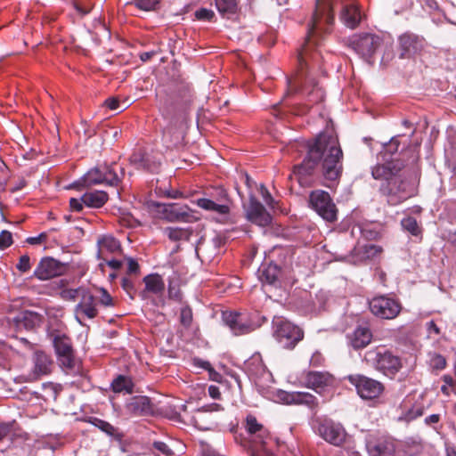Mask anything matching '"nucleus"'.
I'll use <instances>...</instances> for the list:
<instances>
[{"mask_svg":"<svg viewBox=\"0 0 456 456\" xmlns=\"http://www.w3.org/2000/svg\"><path fill=\"white\" fill-rule=\"evenodd\" d=\"M443 380L444 382V385L441 387V391L445 395H450L452 387H453L454 381L452 377L450 375H444L443 377Z\"/></svg>","mask_w":456,"mask_h":456,"instance_id":"864d4df0","label":"nucleus"},{"mask_svg":"<svg viewBox=\"0 0 456 456\" xmlns=\"http://www.w3.org/2000/svg\"><path fill=\"white\" fill-rule=\"evenodd\" d=\"M118 223L121 226L126 228H134L139 225V222L129 213L122 214L118 217Z\"/></svg>","mask_w":456,"mask_h":456,"instance_id":"a18cd8bd","label":"nucleus"},{"mask_svg":"<svg viewBox=\"0 0 456 456\" xmlns=\"http://www.w3.org/2000/svg\"><path fill=\"white\" fill-rule=\"evenodd\" d=\"M97 184H103L102 169L94 167L85 174L74 186L91 187Z\"/></svg>","mask_w":456,"mask_h":456,"instance_id":"72a5a7b5","label":"nucleus"},{"mask_svg":"<svg viewBox=\"0 0 456 456\" xmlns=\"http://www.w3.org/2000/svg\"><path fill=\"white\" fill-rule=\"evenodd\" d=\"M66 269L64 264L53 257L46 256L40 260L34 272V275L41 281H46L63 275Z\"/></svg>","mask_w":456,"mask_h":456,"instance_id":"6ab92c4d","label":"nucleus"},{"mask_svg":"<svg viewBox=\"0 0 456 456\" xmlns=\"http://www.w3.org/2000/svg\"><path fill=\"white\" fill-rule=\"evenodd\" d=\"M406 165L398 161L377 164L371 169L375 180L381 181L379 193L388 206H398L413 196L409 183L404 177Z\"/></svg>","mask_w":456,"mask_h":456,"instance_id":"7ed1b4c3","label":"nucleus"},{"mask_svg":"<svg viewBox=\"0 0 456 456\" xmlns=\"http://www.w3.org/2000/svg\"><path fill=\"white\" fill-rule=\"evenodd\" d=\"M194 18L200 21H213L216 18V14L211 9L200 8L195 11Z\"/></svg>","mask_w":456,"mask_h":456,"instance_id":"c03bdc74","label":"nucleus"},{"mask_svg":"<svg viewBox=\"0 0 456 456\" xmlns=\"http://www.w3.org/2000/svg\"><path fill=\"white\" fill-rule=\"evenodd\" d=\"M369 308L370 313L379 319L394 320L400 314L403 305L398 298L381 295L369 301Z\"/></svg>","mask_w":456,"mask_h":456,"instance_id":"ddd939ff","label":"nucleus"},{"mask_svg":"<svg viewBox=\"0 0 456 456\" xmlns=\"http://www.w3.org/2000/svg\"><path fill=\"white\" fill-rule=\"evenodd\" d=\"M121 286L123 289L129 295L131 298L134 297L135 295V288L134 282L131 279L127 277H124L121 281Z\"/></svg>","mask_w":456,"mask_h":456,"instance_id":"8fccbe9b","label":"nucleus"},{"mask_svg":"<svg viewBox=\"0 0 456 456\" xmlns=\"http://www.w3.org/2000/svg\"><path fill=\"white\" fill-rule=\"evenodd\" d=\"M400 146L398 138L394 137L389 142L386 143L380 152L382 160L385 163L398 161L406 165V168L419 171V154L416 147H410L400 153V158L393 159V155L397 153Z\"/></svg>","mask_w":456,"mask_h":456,"instance_id":"9d476101","label":"nucleus"},{"mask_svg":"<svg viewBox=\"0 0 456 456\" xmlns=\"http://www.w3.org/2000/svg\"><path fill=\"white\" fill-rule=\"evenodd\" d=\"M368 450L371 456H394L395 445L393 441L382 438L375 443H370Z\"/></svg>","mask_w":456,"mask_h":456,"instance_id":"7c9ffc66","label":"nucleus"},{"mask_svg":"<svg viewBox=\"0 0 456 456\" xmlns=\"http://www.w3.org/2000/svg\"><path fill=\"white\" fill-rule=\"evenodd\" d=\"M343 159L338 135L333 131H325L307 142V153L292 172L299 183L318 169L326 181L338 183L343 173Z\"/></svg>","mask_w":456,"mask_h":456,"instance_id":"f03ea898","label":"nucleus"},{"mask_svg":"<svg viewBox=\"0 0 456 456\" xmlns=\"http://www.w3.org/2000/svg\"><path fill=\"white\" fill-rule=\"evenodd\" d=\"M142 282L144 283V289L140 292L142 299L148 298L150 295H160L165 290V281L159 273L147 274L143 277Z\"/></svg>","mask_w":456,"mask_h":456,"instance_id":"393cba45","label":"nucleus"},{"mask_svg":"<svg viewBox=\"0 0 456 456\" xmlns=\"http://www.w3.org/2000/svg\"><path fill=\"white\" fill-rule=\"evenodd\" d=\"M76 317L81 322V319H94L98 314L95 297L88 291L82 294L80 302L75 308Z\"/></svg>","mask_w":456,"mask_h":456,"instance_id":"5701e85b","label":"nucleus"},{"mask_svg":"<svg viewBox=\"0 0 456 456\" xmlns=\"http://www.w3.org/2000/svg\"><path fill=\"white\" fill-rule=\"evenodd\" d=\"M278 397L285 404L305 405L312 410L317 409L319 405L317 398L308 392L280 391Z\"/></svg>","mask_w":456,"mask_h":456,"instance_id":"412c9836","label":"nucleus"},{"mask_svg":"<svg viewBox=\"0 0 456 456\" xmlns=\"http://www.w3.org/2000/svg\"><path fill=\"white\" fill-rule=\"evenodd\" d=\"M426 326L429 337L438 336L440 334V329L434 321L428 322Z\"/></svg>","mask_w":456,"mask_h":456,"instance_id":"680f3d73","label":"nucleus"},{"mask_svg":"<svg viewBox=\"0 0 456 456\" xmlns=\"http://www.w3.org/2000/svg\"><path fill=\"white\" fill-rule=\"evenodd\" d=\"M273 338L285 349L292 350L303 340L304 330L291 322L276 318L273 322Z\"/></svg>","mask_w":456,"mask_h":456,"instance_id":"0eeeda50","label":"nucleus"},{"mask_svg":"<svg viewBox=\"0 0 456 456\" xmlns=\"http://www.w3.org/2000/svg\"><path fill=\"white\" fill-rule=\"evenodd\" d=\"M376 370L393 379L403 367L402 358L385 346H378L367 353Z\"/></svg>","mask_w":456,"mask_h":456,"instance_id":"39448f33","label":"nucleus"},{"mask_svg":"<svg viewBox=\"0 0 456 456\" xmlns=\"http://www.w3.org/2000/svg\"><path fill=\"white\" fill-rule=\"evenodd\" d=\"M247 218L260 226H267L272 222V216L256 198H250L246 210Z\"/></svg>","mask_w":456,"mask_h":456,"instance_id":"b1692460","label":"nucleus"},{"mask_svg":"<svg viewBox=\"0 0 456 456\" xmlns=\"http://www.w3.org/2000/svg\"><path fill=\"white\" fill-rule=\"evenodd\" d=\"M219 14L225 19H231L240 12L239 0H213Z\"/></svg>","mask_w":456,"mask_h":456,"instance_id":"2f4dec72","label":"nucleus"},{"mask_svg":"<svg viewBox=\"0 0 456 456\" xmlns=\"http://www.w3.org/2000/svg\"><path fill=\"white\" fill-rule=\"evenodd\" d=\"M165 234L172 241L189 240L192 235V230L191 228L167 227Z\"/></svg>","mask_w":456,"mask_h":456,"instance_id":"c9c22d12","label":"nucleus"},{"mask_svg":"<svg viewBox=\"0 0 456 456\" xmlns=\"http://www.w3.org/2000/svg\"><path fill=\"white\" fill-rule=\"evenodd\" d=\"M403 229L408 232L411 235L418 237L422 234V228L412 216H407L401 221Z\"/></svg>","mask_w":456,"mask_h":456,"instance_id":"ea45409f","label":"nucleus"},{"mask_svg":"<svg viewBox=\"0 0 456 456\" xmlns=\"http://www.w3.org/2000/svg\"><path fill=\"white\" fill-rule=\"evenodd\" d=\"M183 306L180 309V322L185 327H191L193 320L192 310L187 303L182 304Z\"/></svg>","mask_w":456,"mask_h":456,"instance_id":"37998d69","label":"nucleus"},{"mask_svg":"<svg viewBox=\"0 0 456 456\" xmlns=\"http://www.w3.org/2000/svg\"><path fill=\"white\" fill-rule=\"evenodd\" d=\"M84 205L82 198L80 200L75 198H71L69 200V208L71 211L80 212L83 210Z\"/></svg>","mask_w":456,"mask_h":456,"instance_id":"052dcab7","label":"nucleus"},{"mask_svg":"<svg viewBox=\"0 0 456 456\" xmlns=\"http://www.w3.org/2000/svg\"><path fill=\"white\" fill-rule=\"evenodd\" d=\"M340 2L341 21L349 28H355L362 20V13L356 0H316L315 11L305 42L297 52V65L288 77L287 94H299L306 97V102L297 107L293 113L305 115L310 108L324 99V91L318 86L315 69L322 61L321 39L330 34L334 25V4Z\"/></svg>","mask_w":456,"mask_h":456,"instance_id":"f257e3e1","label":"nucleus"},{"mask_svg":"<svg viewBox=\"0 0 456 456\" xmlns=\"http://www.w3.org/2000/svg\"><path fill=\"white\" fill-rule=\"evenodd\" d=\"M312 428L315 434L334 446H342L346 441L347 433L343 425L330 418H314Z\"/></svg>","mask_w":456,"mask_h":456,"instance_id":"423d86ee","label":"nucleus"},{"mask_svg":"<svg viewBox=\"0 0 456 456\" xmlns=\"http://www.w3.org/2000/svg\"><path fill=\"white\" fill-rule=\"evenodd\" d=\"M424 409L422 397H417L416 395L409 394L399 405V410L401 411L399 419L410 422L422 416Z\"/></svg>","mask_w":456,"mask_h":456,"instance_id":"f3484780","label":"nucleus"},{"mask_svg":"<svg viewBox=\"0 0 456 456\" xmlns=\"http://www.w3.org/2000/svg\"><path fill=\"white\" fill-rule=\"evenodd\" d=\"M104 104L108 109L114 110L119 107V101L117 98L111 97V98H108L105 101Z\"/></svg>","mask_w":456,"mask_h":456,"instance_id":"69168bd1","label":"nucleus"},{"mask_svg":"<svg viewBox=\"0 0 456 456\" xmlns=\"http://www.w3.org/2000/svg\"><path fill=\"white\" fill-rule=\"evenodd\" d=\"M13 322L18 330H33L41 322V315L32 311H22L14 318Z\"/></svg>","mask_w":456,"mask_h":456,"instance_id":"cd10ccee","label":"nucleus"},{"mask_svg":"<svg viewBox=\"0 0 456 456\" xmlns=\"http://www.w3.org/2000/svg\"><path fill=\"white\" fill-rule=\"evenodd\" d=\"M261 194L263 196L264 201L268 205L269 207H273V198L272 197L271 193L268 191V190L262 186L261 187Z\"/></svg>","mask_w":456,"mask_h":456,"instance_id":"0e129e2a","label":"nucleus"},{"mask_svg":"<svg viewBox=\"0 0 456 456\" xmlns=\"http://www.w3.org/2000/svg\"><path fill=\"white\" fill-rule=\"evenodd\" d=\"M347 380L355 387L359 396L364 400L377 399L385 391V386L382 382L364 375H349Z\"/></svg>","mask_w":456,"mask_h":456,"instance_id":"4468645a","label":"nucleus"},{"mask_svg":"<svg viewBox=\"0 0 456 456\" xmlns=\"http://www.w3.org/2000/svg\"><path fill=\"white\" fill-rule=\"evenodd\" d=\"M109 200V195L103 191H94L86 192L82 196V201L86 207L100 208L105 205Z\"/></svg>","mask_w":456,"mask_h":456,"instance_id":"473e14b6","label":"nucleus"},{"mask_svg":"<svg viewBox=\"0 0 456 456\" xmlns=\"http://www.w3.org/2000/svg\"><path fill=\"white\" fill-rule=\"evenodd\" d=\"M242 425L247 434L253 437L257 444H265V439L270 436L268 428L253 414H248Z\"/></svg>","mask_w":456,"mask_h":456,"instance_id":"4be33fe9","label":"nucleus"},{"mask_svg":"<svg viewBox=\"0 0 456 456\" xmlns=\"http://www.w3.org/2000/svg\"><path fill=\"white\" fill-rule=\"evenodd\" d=\"M153 447L166 456L173 455L172 450L164 442L156 441L153 443Z\"/></svg>","mask_w":456,"mask_h":456,"instance_id":"13d9d810","label":"nucleus"},{"mask_svg":"<svg viewBox=\"0 0 456 456\" xmlns=\"http://www.w3.org/2000/svg\"><path fill=\"white\" fill-rule=\"evenodd\" d=\"M260 280L264 284L275 288L292 286L295 280L289 277L287 272L275 264H268L261 270Z\"/></svg>","mask_w":456,"mask_h":456,"instance_id":"dca6fc26","label":"nucleus"},{"mask_svg":"<svg viewBox=\"0 0 456 456\" xmlns=\"http://www.w3.org/2000/svg\"><path fill=\"white\" fill-rule=\"evenodd\" d=\"M374 278L380 284H382L383 286H386L387 274H386V273L381 268L378 267V268L375 269Z\"/></svg>","mask_w":456,"mask_h":456,"instance_id":"e2e57ef3","label":"nucleus"},{"mask_svg":"<svg viewBox=\"0 0 456 456\" xmlns=\"http://www.w3.org/2000/svg\"><path fill=\"white\" fill-rule=\"evenodd\" d=\"M222 320L234 336H243L260 328L265 319L256 311L225 310Z\"/></svg>","mask_w":456,"mask_h":456,"instance_id":"20e7f679","label":"nucleus"},{"mask_svg":"<svg viewBox=\"0 0 456 456\" xmlns=\"http://www.w3.org/2000/svg\"><path fill=\"white\" fill-rule=\"evenodd\" d=\"M399 49L401 58H411L419 53L425 45L422 37L406 32L399 37Z\"/></svg>","mask_w":456,"mask_h":456,"instance_id":"aec40b11","label":"nucleus"},{"mask_svg":"<svg viewBox=\"0 0 456 456\" xmlns=\"http://www.w3.org/2000/svg\"><path fill=\"white\" fill-rule=\"evenodd\" d=\"M89 422L110 436H121L118 429L108 421L96 417H93L90 418Z\"/></svg>","mask_w":456,"mask_h":456,"instance_id":"4c0bfd02","label":"nucleus"},{"mask_svg":"<svg viewBox=\"0 0 456 456\" xmlns=\"http://www.w3.org/2000/svg\"><path fill=\"white\" fill-rule=\"evenodd\" d=\"M140 273V265L138 262L129 257L127 258V274H138Z\"/></svg>","mask_w":456,"mask_h":456,"instance_id":"bf43d9fd","label":"nucleus"},{"mask_svg":"<svg viewBox=\"0 0 456 456\" xmlns=\"http://www.w3.org/2000/svg\"><path fill=\"white\" fill-rule=\"evenodd\" d=\"M309 207L323 220L335 223L338 220V208L329 192L323 190H314L309 194Z\"/></svg>","mask_w":456,"mask_h":456,"instance_id":"f8f14e48","label":"nucleus"},{"mask_svg":"<svg viewBox=\"0 0 456 456\" xmlns=\"http://www.w3.org/2000/svg\"><path fill=\"white\" fill-rule=\"evenodd\" d=\"M324 362L323 357L320 353H315L313 354L310 363L313 366H321Z\"/></svg>","mask_w":456,"mask_h":456,"instance_id":"338daca9","label":"nucleus"},{"mask_svg":"<svg viewBox=\"0 0 456 456\" xmlns=\"http://www.w3.org/2000/svg\"><path fill=\"white\" fill-rule=\"evenodd\" d=\"M382 252V248L374 244H368L364 246V253L370 257L379 256Z\"/></svg>","mask_w":456,"mask_h":456,"instance_id":"6e6d98bb","label":"nucleus"},{"mask_svg":"<svg viewBox=\"0 0 456 456\" xmlns=\"http://www.w3.org/2000/svg\"><path fill=\"white\" fill-rule=\"evenodd\" d=\"M77 295V289H63L61 291V297L64 299H75Z\"/></svg>","mask_w":456,"mask_h":456,"instance_id":"774afa93","label":"nucleus"},{"mask_svg":"<svg viewBox=\"0 0 456 456\" xmlns=\"http://www.w3.org/2000/svg\"><path fill=\"white\" fill-rule=\"evenodd\" d=\"M53 346L61 364L71 369L75 365V354L72 342L66 335H57L53 338Z\"/></svg>","mask_w":456,"mask_h":456,"instance_id":"a211bd4d","label":"nucleus"},{"mask_svg":"<svg viewBox=\"0 0 456 456\" xmlns=\"http://www.w3.org/2000/svg\"><path fill=\"white\" fill-rule=\"evenodd\" d=\"M134 384L131 378L125 375L117 376L111 382L110 387L114 393L132 394Z\"/></svg>","mask_w":456,"mask_h":456,"instance_id":"f704fd0d","label":"nucleus"},{"mask_svg":"<svg viewBox=\"0 0 456 456\" xmlns=\"http://www.w3.org/2000/svg\"><path fill=\"white\" fill-rule=\"evenodd\" d=\"M13 243L12 235L9 231H2L0 233V249L4 250Z\"/></svg>","mask_w":456,"mask_h":456,"instance_id":"09e8293b","label":"nucleus"},{"mask_svg":"<svg viewBox=\"0 0 456 456\" xmlns=\"http://www.w3.org/2000/svg\"><path fill=\"white\" fill-rule=\"evenodd\" d=\"M74 8L80 15L85 16L92 11L93 4L90 2L86 4L74 2Z\"/></svg>","mask_w":456,"mask_h":456,"instance_id":"3c124183","label":"nucleus"},{"mask_svg":"<svg viewBox=\"0 0 456 456\" xmlns=\"http://www.w3.org/2000/svg\"><path fill=\"white\" fill-rule=\"evenodd\" d=\"M126 411L131 416H143L151 411V402L147 396H134L126 404Z\"/></svg>","mask_w":456,"mask_h":456,"instance_id":"c756f323","label":"nucleus"},{"mask_svg":"<svg viewBox=\"0 0 456 456\" xmlns=\"http://www.w3.org/2000/svg\"><path fill=\"white\" fill-rule=\"evenodd\" d=\"M48 235L45 232H41L37 236L28 237L26 239V242L30 245H40L46 243Z\"/></svg>","mask_w":456,"mask_h":456,"instance_id":"5fc2aeb1","label":"nucleus"},{"mask_svg":"<svg viewBox=\"0 0 456 456\" xmlns=\"http://www.w3.org/2000/svg\"><path fill=\"white\" fill-rule=\"evenodd\" d=\"M299 382L302 387L324 395L333 391L338 386L335 376L329 371L305 370L300 376Z\"/></svg>","mask_w":456,"mask_h":456,"instance_id":"1a4fd4ad","label":"nucleus"},{"mask_svg":"<svg viewBox=\"0 0 456 456\" xmlns=\"http://www.w3.org/2000/svg\"><path fill=\"white\" fill-rule=\"evenodd\" d=\"M167 294L169 299L178 302L180 304L184 303L183 293L178 282H175L172 280L168 281Z\"/></svg>","mask_w":456,"mask_h":456,"instance_id":"79ce46f5","label":"nucleus"},{"mask_svg":"<svg viewBox=\"0 0 456 456\" xmlns=\"http://www.w3.org/2000/svg\"><path fill=\"white\" fill-rule=\"evenodd\" d=\"M151 208L158 217L167 222L192 223L197 220L193 210L187 205L153 202Z\"/></svg>","mask_w":456,"mask_h":456,"instance_id":"6e6552de","label":"nucleus"},{"mask_svg":"<svg viewBox=\"0 0 456 456\" xmlns=\"http://www.w3.org/2000/svg\"><path fill=\"white\" fill-rule=\"evenodd\" d=\"M216 200L217 201L211 199L200 198L196 200V204L204 210L215 212L220 216V221L224 223L228 220L231 212L228 193L224 189L220 188L218 190V198Z\"/></svg>","mask_w":456,"mask_h":456,"instance_id":"2eb2a0df","label":"nucleus"},{"mask_svg":"<svg viewBox=\"0 0 456 456\" xmlns=\"http://www.w3.org/2000/svg\"><path fill=\"white\" fill-rule=\"evenodd\" d=\"M103 184L110 186H118L121 178L116 173L112 166H105L102 168Z\"/></svg>","mask_w":456,"mask_h":456,"instance_id":"a19ab883","label":"nucleus"},{"mask_svg":"<svg viewBox=\"0 0 456 456\" xmlns=\"http://www.w3.org/2000/svg\"><path fill=\"white\" fill-rule=\"evenodd\" d=\"M446 366L445 358L438 354H434L430 359V367L433 370H441Z\"/></svg>","mask_w":456,"mask_h":456,"instance_id":"de8ad7c7","label":"nucleus"},{"mask_svg":"<svg viewBox=\"0 0 456 456\" xmlns=\"http://www.w3.org/2000/svg\"><path fill=\"white\" fill-rule=\"evenodd\" d=\"M16 267L21 273L28 272L31 268L29 256L28 255L21 256Z\"/></svg>","mask_w":456,"mask_h":456,"instance_id":"603ef678","label":"nucleus"},{"mask_svg":"<svg viewBox=\"0 0 456 456\" xmlns=\"http://www.w3.org/2000/svg\"><path fill=\"white\" fill-rule=\"evenodd\" d=\"M161 162L159 158L145 154L137 163V168L150 173H158L160 169Z\"/></svg>","mask_w":456,"mask_h":456,"instance_id":"e433bc0d","label":"nucleus"},{"mask_svg":"<svg viewBox=\"0 0 456 456\" xmlns=\"http://www.w3.org/2000/svg\"><path fill=\"white\" fill-rule=\"evenodd\" d=\"M159 0H131L126 3L127 6H134L136 9L143 12H153L159 8Z\"/></svg>","mask_w":456,"mask_h":456,"instance_id":"58836bf2","label":"nucleus"},{"mask_svg":"<svg viewBox=\"0 0 456 456\" xmlns=\"http://www.w3.org/2000/svg\"><path fill=\"white\" fill-rule=\"evenodd\" d=\"M98 257L106 260L108 254H115L121 249L119 241L110 235H103L98 240Z\"/></svg>","mask_w":456,"mask_h":456,"instance_id":"c85d7f7f","label":"nucleus"},{"mask_svg":"<svg viewBox=\"0 0 456 456\" xmlns=\"http://www.w3.org/2000/svg\"><path fill=\"white\" fill-rule=\"evenodd\" d=\"M33 375L36 379L51 373L53 368V360L45 352L37 350L33 355Z\"/></svg>","mask_w":456,"mask_h":456,"instance_id":"bb28decb","label":"nucleus"},{"mask_svg":"<svg viewBox=\"0 0 456 456\" xmlns=\"http://www.w3.org/2000/svg\"><path fill=\"white\" fill-rule=\"evenodd\" d=\"M381 44V37L371 33L356 34L349 37L346 41L347 46L368 62L371 61V59Z\"/></svg>","mask_w":456,"mask_h":456,"instance_id":"9b49d317","label":"nucleus"},{"mask_svg":"<svg viewBox=\"0 0 456 456\" xmlns=\"http://www.w3.org/2000/svg\"><path fill=\"white\" fill-rule=\"evenodd\" d=\"M17 425L15 420L11 422H0V441L13 433Z\"/></svg>","mask_w":456,"mask_h":456,"instance_id":"49530a36","label":"nucleus"},{"mask_svg":"<svg viewBox=\"0 0 456 456\" xmlns=\"http://www.w3.org/2000/svg\"><path fill=\"white\" fill-rule=\"evenodd\" d=\"M101 297H100V303L104 306H112L114 305L113 298L110 295V293L105 289H101Z\"/></svg>","mask_w":456,"mask_h":456,"instance_id":"4d7b16f0","label":"nucleus"},{"mask_svg":"<svg viewBox=\"0 0 456 456\" xmlns=\"http://www.w3.org/2000/svg\"><path fill=\"white\" fill-rule=\"evenodd\" d=\"M347 340L349 346L354 349H362L371 342L372 332L367 326H358L351 334L347 335Z\"/></svg>","mask_w":456,"mask_h":456,"instance_id":"a878e982","label":"nucleus"}]
</instances>
